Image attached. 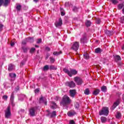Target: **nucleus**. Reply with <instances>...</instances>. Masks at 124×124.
Returning a JSON list of instances; mask_svg holds the SVG:
<instances>
[{"instance_id": "obj_46", "label": "nucleus", "mask_w": 124, "mask_h": 124, "mask_svg": "<svg viewBox=\"0 0 124 124\" xmlns=\"http://www.w3.org/2000/svg\"><path fill=\"white\" fill-rule=\"evenodd\" d=\"M121 22L123 24L124 23V16H122L121 17Z\"/></svg>"}, {"instance_id": "obj_19", "label": "nucleus", "mask_w": 124, "mask_h": 124, "mask_svg": "<svg viewBox=\"0 0 124 124\" xmlns=\"http://www.w3.org/2000/svg\"><path fill=\"white\" fill-rule=\"evenodd\" d=\"M91 94V91H90V89L89 88H86L84 90V94L86 95H89V94Z\"/></svg>"}, {"instance_id": "obj_30", "label": "nucleus", "mask_w": 124, "mask_h": 124, "mask_svg": "<svg viewBox=\"0 0 124 124\" xmlns=\"http://www.w3.org/2000/svg\"><path fill=\"white\" fill-rule=\"evenodd\" d=\"M13 65L12 64H10L8 67L9 71H12L13 70Z\"/></svg>"}, {"instance_id": "obj_35", "label": "nucleus", "mask_w": 124, "mask_h": 124, "mask_svg": "<svg viewBox=\"0 0 124 124\" xmlns=\"http://www.w3.org/2000/svg\"><path fill=\"white\" fill-rule=\"evenodd\" d=\"M110 1L113 4H117V3H119V1L118 0H110Z\"/></svg>"}, {"instance_id": "obj_34", "label": "nucleus", "mask_w": 124, "mask_h": 124, "mask_svg": "<svg viewBox=\"0 0 124 124\" xmlns=\"http://www.w3.org/2000/svg\"><path fill=\"white\" fill-rule=\"evenodd\" d=\"M100 23H101V20H100V18H96V23H97V25H99L100 24Z\"/></svg>"}, {"instance_id": "obj_51", "label": "nucleus", "mask_w": 124, "mask_h": 124, "mask_svg": "<svg viewBox=\"0 0 124 124\" xmlns=\"http://www.w3.org/2000/svg\"><path fill=\"white\" fill-rule=\"evenodd\" d=\"M35 93H39V89H36L34 90Z\"/></svg>"}, {"instance_id": "obj_55", "label": "nucleus", "mask_w": 124, "mask_h": 124, "mask_svg": "<svg viewBox=\"0 0 124 124\" xmlns=\"http://www.w3.org/2000/svg\"><path fill=\"white\" fill-rule=\"evenodd\" d=\"M24 112H25V110H24V109H21V110H20V111H19V113H20V114H22V113H24Z\"/></svg>"}, {"instance_id": "obj_58", "label": "nucleus", "mask_w": 124, "mask_h": 124, "mask_svg": "<svg viewBox=\"0 0 124 124\" xmlns=\"http://www.w3.org/2000/svg\"><path fill=\"white\" fill-rule=\"evenodd\" d=\"M59 99V97L58 96H56L55 98V100H58Z\"/></svg>"}, {"instance_id": "obj_63", "label": "nucleus", "mask_w": 124, "mask_h": 124, "mask_svg": "<svg viewBox=\"0 0 124 124\" xmlns=\"http://www.w3.org/2000/svg\"><path fill=\"white\" fill-rule=\"evenodd\" d=\"M51 0L52 1H54V0Z\"/></svg>"}, {"instance_id": "obj_53", "label": "nucleus", "mask_w": 124, "mask_h": 124, "mask_svg": "<svg viewBox=\"0 0 124 124\" xmlns=\"http://www.w3.org/2000/svg\"><path fill=\"white\" fill-rule=\"evenodd\" d=\"M15 90L16 92H18V91H19V86H17Z\"/></svg>"}, {"instance_id": "obj_29", "label": "nucleus", "mask_w": 124, "mask_h": 124, "mask_svg": "<svg viewBox=\"0 0 124 124\" xmlns=\"http://www.w3.org/2000/svg\"><path fill=\"white\" fill-rule=\"evenodd\" d=\"M83 57L85 60H89V59H90V57L89 56V54L88 53L83 54Z\"/></svg>"}, {"instance_id": "obj_32", "label": "nucleus", "mask_w": 124, "mask_h": 124, "mask_svg": "<svg viewBox=\"0 0 124 124\" xmlns=\"http://www.w3.org/2000/svg\"><path fill=\"white\" fill-rule=\"evenodd\" d=\"M10 100L12 102H13V101H14V93H13L11 95Z\"/></svg>"}, {"instance_id": "obj_26", "label": "nucleus", "mask_w": 124, "mask_h": 124, "mask_svg": "<svg viewBox=\"0 0 124 124\" xmlns=\"http://www.w3.org/2000/svg\"><path fill=\"white\" fill-rule=\"evenodd\" d=\"M85 25L86 27H91V25H92V22H91L90 20H86Z\"/></svg>"}, {"instance_id": "obj_24", "label": "nucleus", "mask_w": 124, "mask_h": 124, "mask_svg": "<svg viewBox=\"0 0 124 124\" xmlns=\"http://www.w3.org/2000/svg\"><path fill=\"white\" fill-rule=\"evenodd\" d=\"M101 90L103 93H106V92H107V87L105 86H103L101 87Z\"/></svg>"}, {"instance_id": "obj_39", "label": "nucleus", "mask_w": 124, "mask_h": 124, "mask_svg": "<svg viewBox=\"0 0 124 124\" xmlns=\"http://www.w3.org/2000/svg\"><path fill=\"white\" fill-rule=\"evenodd\" d=\"M44 102V97H41L40 98V101H39V103H42Z\"/></svg>"}, {"instance_id": "obj_25", "label": "nucleus", "mask_w": 124, "mask_h": 124, "mask_svg": "<svg viewBox=\"0 0 124 124\" xmlns=\"http://www.w3.org/2000/svg\"><path fill=\"white\" fill-rule=\"evenodd\" d=\"M51 104H52V106L51 107V109H56L57 108V104L56 103L52 102Z\"/></svg>"}, {"instance_id": "obj_11", "label": "nucleus", "mask_w": 124, "mask_h": 124, "mask_svg": "<svg viewBox=\"0 0 124 124\" xmlns=\"http://www.w3.org/2000/svg\"><path fill=\"white\" fill-rule=\"evenodd\" d=\"M69 95L72 98H74L76 95V90H70L69 91Z\"/></svg>"}, {"instance_id": "obj_45", "label": "nucleus", "mask_w": 124, "mask_h": 124, "mask_svg": "<svg viewBox=\"0 0 124 124\" xmlns=\"http://www.w3.org/2000/svg\"><path fill=\"white\" fill-rule=\"evenodd\" d=\"M46 51H47V52H50L51 51V48L50 47L46 46L45 48Z\"/></svg>"}, {"instance_id": "obj_28", "label": "nucleus", "mask_w": 124, "mask_h": 124, "mask_svg": "<svg viewBox=\"0 0 124 124\" xmlns=\"http://www.w3.org/2000/svg\"><path fill=\"white\" fill-rule=\"evenodd\" d=\"M21 8H22V5H21L20 4H17L16 5V9L18 11H21Z\"/></svg>"}, {"instance_id": "obj_12", "label": "nucleus", "mask_w": 124, "mask_h": 124, "mask_svg": "<svg viewBox=\"0 0 124 124\" xmlns=\"http://www.w3.org/2000/svg\"><path fill=\"white\" fill-rule=\"evenodd\" d=\"M62 20L60 18L59 19L58 22H55V25L56 28H60V27H62Z\"/></svg>"}, {"instance_id": "obj_16", "label": "nucleus", "mask_w": 124, "mask_h": 124, "mask_svg": "<svg viewBox=\"0 0 124 124\" xmlns=\"http://www.w3.org/2000/svg\"><path fill=\"white\" fill-rule=\"evenodd\" d=\"M27 38V41L29 43H33V41H34L33 37H29Z\"/></svg>"}, {"instance_id": "obj_14", "label": "nucleus", "mask_w": 124, "mask_h": 124, "mask_svg": "<svg viewBox=\"0 0 124 124\" xmlns=\"http://www.w3.org/2000/svg\"><path fill=\"white\" fill-rule=\"evenodd\" d=\"M100 121L102 124H106L108 119L105 116H102L100 117Z\"/></svg>"}, {"instance_id": "obj_50", "label": "nucleus", "mask_w": 124, "mask_h": 124, "mask_svg": "<svg viewBox=\"0 0 124 124\" xmlns=\"http://www.w3.org/2000/svg\"><path fill=\"white\" fill-rule=\"evenodd\" d=\"M69 124H75V122L74 120H70Z\"/></svg>"}, {"instance_id": "obj_62", "label": "nucleus", "mask_w": 124, "mask_h": 124, "mask_svg": "<svg viewBox=\"0 0 124 124\" xmlns=\"http://www.w3.org/2000/svg\"><path fill=\"white\" fill-rule=\"evenodd\" d=\"M44 103H45V105H47V102H45Z\"/></svg>"}, {"instance_id": "obj_9", "label": "nucleus", "mask_w": 124, "mask_h": 124, "mask_svg": "<svg viewBox=\"0 0 124 124\" xmlns=\"http://www.w3.org/2000/svg\"><path fill=\"white\" fill-rule=\"evenodd\" d=\"M65 84L66 86H67V87H69V88H74L76 86L75 83H74L73 81L67 82Z\"/></svg>"}, {"instance_id": "obj_42", "label": "nucleus", "mask_w": 124, "mask_h": 124, "mask_svg": "<svg viewBox=\"0 0 124 124\" xmlns=\"http://www.w3.org/2000/svg\"><path fill=\"white\" fill-rule=\"evenodd\" d=\"M124 6V5L123 4H119L118 5V8L119 9H122Z\"/></svg>"}, {"instance_id": "obj_4", "label": "nucleus", "mask_w": 124, "mask_h": 124, "mask_svg": "<svg viewBox=\"0 0 124 124\" xmlns=\"http://www.w3.org/2000/svg\"><path fill=\"white\" fill-rule=\"evenodd\" d=\"M11 116V108L10 106H8L7 109L5 110V118L6 119H9V117Z\"/></svg>"}, {"instance_id": "obj_52", "label": "nucleus", "mask_w": 124, "mask_h": 124, "mask_svg": "<svg viewBox=\"0 0 124 124\" xmlns=\"http://www.w3.org/2000/svg\"><path fill=\"white\" fill-rule=\"evenodd\" d=\"M49 69H53V70L55 69V67L53 65L50 66Z\"/></svg>"}, {"instance_id": "obj_56", "label": "nucleus", "mask_w": 124, "mask_h": 124, "mask_svg": "<svg viewBox=\"0 0 124 124\" xmlns=\"http://www.w3.org/2000/svg\"><path fill=\"white\" fill-rule=\"evenodd\" d=\"M14 45H15V43H14V42L11 43V46H12V47H13V46H14Z\"/></svg>"}, {"instance_id": "obj_13", "label": "nucleus", "mask_w": 124, "mask_h": 124, "mask_svg": "<svg viewBox=\"0 0 124 124\" xmlns=\"http://www.w3.org/2000/svg\"><path fill=\"white\" fill-rule=\"evenodd\" d=\"M121 102V99H117L116 101L114 103L112 108L113 109H115L117 106L120 105V103Z\"/></svg>"}, {"instance_id": "obj_49", "label": "nucleus", "mask_w": 124, "mask_h": 124, "mask_svg": "<svg viewBox=\"0 0 124 124\" xmlns=\"http://www.w3.org/2000/svg\"><path fill=\"white\" fill-rule=\"evenodd\" d=\"M2 98L3 99H5L6 100V99H7V98H8V97L7 96V95H4L2 96Z\"/></svg>"}, {"instance_id": "obj_2", "label": "nucleus", "mask_w": 124, "mask_h": 124, "mask_svg": "<svg viewBox=\"0 0 124 124\" xmlns=\"http://www.w3.org/2000/svg\"><path fill=\"white\" fill-rule=\"evenodd\" d=\"M63 71L65 73H66L69 76V77H72V75H76L77 74L78 72L76 70L70 69V71L68 69L64 68L63 69Z\"/></svg>"}, {"instance_id": "obj_59", "label": "nucleus", "mask_w": 124, "mask_h": 124, "mask_svg": "<svg viewBox=\"0 0 124 124\" xmlns=\"http://www.w3.org/2000/svg\"><path fill=\"white\" fill-rule=\"evenodd\" d=\"M33 1H34L35 2H37V1H38V0H33Z\"/></svg>"}, {"instance_id": "obj_38", "label": "nucleus", "mask_w": 124, "mask_h": 124, "mask_svg": "<svg viewBox=\"0 0 124 124\" xmlns=\"http://www.w3.org/2000/svg\"><path fill=\"white\" fill-rule=\"evenodd\" d=\"M75 107L76 109H79V103L76 102L75 104Z\"/></svg>"}, {"instance_id": "obj_33", "label": "nucleus", "mask_w": 124, "mask_h": 124, "mask_svg": "<svg viewBox=\"0 0 124 124\" xmlns=\"http://www.w3.org/2000/svg\"><path fill=\"white\" fill-rule=\"evenodd\" d=\"M60 11L61 12V16H64V15H65V13L64 12L63 8H61Z\"/></svg>"}, {"instance_id": "obj_3", "label": "nucleus", "mask_w": 124, "mask_h": 124, "mask_svg": "<svg viewBox=\"0 0 124 124\" xmlns=\"http://www.w3.org/2000/svg\"><path fill=\"white\" fill-rule=\"evenodd\" d=\"M99 116H105L107 117L109 115V108L104 107L102 108V109L99 111Z\"/></svg>"}, {"instance_id": "obj_18", "label": "nucleus", "mask_w": 124, "mask_h": 124, "mask_svg": "<svg viewBox=\"0 0 124 124\" xmlns=\"http://www.w3.org/2000/svg\"><path fill=\"white\" fill-rule=\"evenodd\" d=\"M62 51H54L53 53L54 56H60V55H62Z\"/></svg>"}, {"instance_id": "obj_1", "label": "nucleus", "mask_w": 124, "mask_h": 124, "mask_svg": "<svg viewBox=\"0 0 124 124\" xmlns=\"http://www.w3.org/2000/svg\"><path fill=\"white\" fill-rule=\"evenodd\" d=\"M72 100L68 96L65 95L62 98V101L60 102V105L61 106H66L68 104L71 103Z\"/></svg>"}, {"instance_id": "obj_61", "label": "nucleus", "mask_w": 124, "mask_h": 124, "mask_svg": "<svg viewBox=\"0 0 124 124\" xmlns=\"http://www.w3.org/2000/svg\"><path fill=\"white\" fill-rule=\"evenodd\" d=\"M48 58H49L48 56H47L46 57V60H47L48 59Z\"/></svg>"}, {"instance_id": "obj_48", "label": "nucleus", "mask_w": 124, "mask_h": 124, "mask_svg": "<svg viewBox=\"0 0 124 124\" xmlns=\"http://www.w3.org/2000/svg\"><path fill=\"white\" fill-rule=\"evenodd\" d=\"M3 28V25L0 24V31H2Z\"/></svg>"}, {"instance_id": "obj_6", "label": "nucleus", "mask_w": 124, "mask_h": 124, "mask_svg": "<svg viewBox=\"0 0 124 124\" xmlns=\"http://www.w3.org/2000/svg\"><path fill=\"white\" fill-rule=\"evenodd\" d=\"M10 0H0V7L3 4L4 6L6 7V6H8L9 4V2Z\"/></svg>"}, {"instance_id": "obj_54", "label": "nucleus", "mask_w": 124, "mask_h": 124, "mask_svg": "<svg viewBox=\"0 0 124 124\" xmlns=\"http://www.w3.org/2000/svg\"><path fill=\"white\" fill-rule=\"evenodd\" d=\"M65 6H68L69 5V2H66L65 3Z\"/></svg>"}, {"instance_id": "obj_23", "label": "nucleus", "mask_w": 124, "mask_h": 124, "mask_svg": "<svg viewBox=\"0 0 124 124\" xmlns=\"http://www.w3.org/2000/svg\"><path fill=\"white\" fill-rule=\"evenodd\" d=\"M67 115L68 117H72V116H74L75 115V111H69L67 113Z\"/></svg>"}, {"instance_id": "obj_10", "label": "nucleus", "mask_w": 124, "mask_h": 124, "mask_svg": "<svg viewBox=\"0 0 124 124\" xmlns=\"http://www.w3.org/2000/svg\"><path fill=\"white\" fill-rule=\"evenodd\" d=\"M48 112V114L46 115L49 118H54V117H56L57 116V113L56 111H53L52 112H50L49 110H47Z\"/></svg>"}, {"instance_id": "obj_17", "label": "nucleus", "mask_w": 124, "mask_h": 124, "mask_svg": "<svg viewBox=\"0 0 124 124\" xmlns=\"http://www.w3.org/2000/svg\"><path fill=\"white\" fill-rule=\"evenodd\" d=\"M101 52H102V49L99 47H98L95 49V53L96 54H101Z\"/></svg>"}, {"instance_id": "obj_41", "label": "nucleus", "mask_w": 124, "mask_h": 124, "mask_svg": "<svg viewBox=\"0 0 124 124\" xmlns=\"http://www.w3.org/2000/svg\"><path fill=\"white\" fill-rule=\"evenodd\" d=\"M49 69V66H48L47 65H45L44 67V70L45 71V70H48Z\"/></svg>"}, {"instance_id": "obj_20", "label": "nucleus", "mask_w": 124, "mask_h": 124, "mask_svg": "<svg viewBox=\"0 0 124 124\" xmlns=\"http://www.w3.org/2000/svg\"><path fill=\"white\" fill-rule=\"evenodd\" d=\"M87 41V39L86 38V37H83V38L80 39V43H82V44H85Z\"/></svg>"}, {"instance_id": "obj_44", "label": "nucleus", "mask_w": 124, "mask_h": 124, "mask_svg": "<svg viewBox=\"0 0 124 124\" xmlns=\"http://www.w3.org/2000/svg\"><path fill=\"white\" fill-rule=\"evenodd\" d=\"M34 51H35V48L34 47H32L31 49H30V53H33V52H34Z\"/></svg>"}, {"instance_id": "obj_22", "label": "nucleus", "mask_w": 124, "mask_h": 124, "mask_svg": "<svg viewBox=\"0 0 124 124\" xmlns=\"http://www.w3.org/2000/svg\"><path fill=\"white\" fill-rule=\"evenodd\" d=\"M100 92V90L99 89H96L93 92V95H97L98 93H99V92Z\"/></svg>"}, {"instance_id": "obj_47", "label": "nucleus", "mask_w": 124, "mask_h": 124, "mask_svg": "<svg viewBox=\"0 0 124 124\" xmlns=\"http://www.w3.org/2000/svg\"><path fill=\"white\" fill-rule=\"evenodd\" d=\"M42 41V39H41V38L38 39V41H37V44H39V43H41Z\"/></svg>"}, {"instance_id": "obj_57", "label": "nucleus", "mask_w": 124, "mask_h": 124, "mask_svg": "<svg viewBox=\"0 0 124 124\" xmlns=\"http://www.w3.org/2000/svg\"><path fill=\"white\" fill-rule=\"evenodd\" d=\"M25 64V63L23 62H22L21 63H20V65H24Z\"/></svg>"}, {"instance_id": "obj_7", "label": "nucleus", "mask_w": 124, "mask_h": 124, "mask_svg": "<svg viewBox=\"0 0 124 124\" xmlns=\"http://www.w3.org/2000/svg\"><path fill=\"white\" fill-rule=\"evenodd\" d=\"M71 49H72L74 51H77V50L79 49V42H74L71 47Z\"/></svg>"}, {"instance_id": "obj_5", "label": "nucleus", "mask_w": 124, "mask_h": 124, "mask_svg": "<svg viewBox=\"0 0 124 124\" xmlns=\"http://www.w3.org/2000/svg\"><path fill=\"white\" fill-rule=\"evenodd\" d=\"M37 110L36 108H31L29 109L30 115L31 117H34L35 116V112Z\"/></svg>"}, {"instance_id": "obj_27", "label": "nucleus", "mask_w": 124, "mask_h": 124, "mask_svg": "<svg viewBox=\"0 0 124 124\" xmlns=\"http://www.w3.org/2000/svg\"><path fill=\"white\" fill-rule=\"evenodd\" d=\"M121 117H122V114L120 113V112H117L116 115V119H120V118H121Z\"/></svg>"}, {"instance_id": "obj_36", "label": "nucleus", "mask_w": 124, "mask_h": 124, "mask_svg": "<svg viewBox=\"0 0 124 124\" xmlns=\"http://www.w3.org/2000/svg\"><path fill=\"white\" fill-rule=\"evenodd\" d=\"M9 76L11 78H15L16 77V74L10 73Z\"/></svg>"}, {"instance_id": "obj_31", "label": "nucleus", "mask_w": 124, "mask_h": 124, "mask_svg": "<svg viewBox=\"0 0 124 124\" xmlns=\"http://www.w3.org/2000/svg\"><path fill=\"white\" fill-rule=\"evenodd\" d=\"M28 39L27 38H25L24 40H23L22 44H23V45H26V44H27V43H28Z\"/></svg>"}, {"instance_id": "obj_60", "label": "nucleus", "mask_w": 124, "mask_h": 124, "mask_svg": "<svg viewBox=\"0 0 124 124\" xmlns=\"http://www.w3.org/2000/svg\"><path fill=\"white\" fill-rule=\"evenodd\" d=\"M35 47H36V48H38L39 47V46H37V45H35Z\"/></svg>"}, {"instance_id": "obj_8", "label": "nucleus", "mask_w": 124, "mask_h": 124, "mask_svg": "<svg viewBox=\"0 0 124 124\" xmlns=\"http://www.w3.org/2000/svg\"><path fill=\"white\" fill-rule=\"evenodd\" d=\"M74 80L76 83L77 85H82V83H83V80L82 79L78 77H75Z\"/></svg>"}, {"instance_id": "obj_15", "label": "nucleus", "mask_w": 124, "mask_h": 124, "mask_svg": "<svg viewBox=\"0 0 124 124\" xmlns=\"http://www.w3.org/2000/svg\"><path fill=\"white\" fill-rule=\"evenodd\" d=\"M105 33H106V34H107V35H113V34H114V32L111 31L105 30Z\"/></svg>"}, {"instance_id": "obj_37", "label": "nucleus", "mask_w": 124, "mask_h": 124, "mask_svg": "<svg viewBox=\"0 0 124 124\" xmlns=\"http://www.w3.org/2000/svg\"><path fill=\"white\" fill-rule=\"evenodd\" d=\"M22 50H23V52L24 53H27V51H28V48L25 47V46H23L22 47Z\"/></svg>"}, {"instance_id": "obj_21", "label": "nucleus", "mask_w": 124, "mask_h": 124, "mask_svg": "<svg viewBox=\"0 0 124 124\" xmlns=\"http://www.w3.org/2000/svg\"><path fill=\"white\" fill-rule=\"evenodd\" d=\"M114 60H115V62H119V61H121L122 59L121 58V56L119 55H116L114 56Z\"/></svg>"}, {"instance_id": "obj_64", "label": "nucleus", "mask_w": 124, "mask_h": 124, "mask_svg": "<svg viewBox=\"0 0 124 124\" xmlns=\"http://www.w3.org/2000/svg\"><path fill=\"white\" fill-rule=\"evenodd\" d=\"M31 99H32V98L31 97V98L30 99V100H31Z\"/></svg>"}, {"instance_id": "obj_40", "label": "nucleus", "mask_w": 124, "mask_h": 124, "mask_svg": "<svg viewBox=\"0 0 124 124\" xmlns=\"http://www.w3.org/2000/svg\"><path fill=\"white\" fill-rule=\"evenodd\" d=\"M50 62H51V63H54V62H55V60L54 58L50 57Z\"/></svg>"}, {"instance_id": "obj_43", "label": "nucleus", "mask_w": 124, "mask_h": 124, "mask_svg": "<svg viewBox=\"0 0 124 124\" xmlns=\"http://www.w3.org/2000/svg\"><path fill=\"white\" fill-rule=\"evenodd\" d=\"M73 10L74 11V12H77V11H78V8L77 7H74Z\"/></svg>"}]
</instances>
